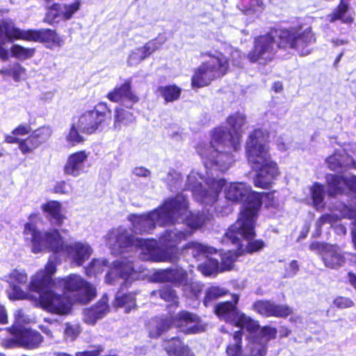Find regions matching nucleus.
<instances>
[{"mask_svg":"<svg viewBox=\"0 0 356 356\" xmlns=\"http://www.w3.org/2000/svg\"><path fill=\"white\" fill-rule=\"evenodd\" d=\"M191 234V231L184 232L175 227L172 229L166 230L161 236L160 242L164 247L172 248L176 247L182 240H185Z\"/></svg>","mask_w":356,"mask_h":356,"instance_id":"7c9ffc66","label":"nucleus"},{"mask_svg":"<svg viewBox=\"0 0 356 356\" xmlns=\"http://www.w3.org/2000/svg\"><path fill=\"white\" fill-rule=\"evenodd\" d=\"M152 296H159L165 301L172 302V303H177V296L175 291L169 286H165L159 291H152L151 293Z\"/></svg>","mask_w":356,"mask_h":356,"instance_id":"09e8293b","label":"nucleus"},{"mask_svg":"<svg viewBox=\"0 0 356 356\" xmlns=\"http://www.w3.org/2000/svg\"><path fill=\"white\" fill-rule=\"evenodd\" d=\"M184 274V270L182 268L161 270L154 273L153 280L159 282H170L177 286L180 277H183Z\"/></svg>","mask_w":356,"mask_h":356,"instance_id":"f704fd0d","label":"nucleus"},{"mask_svg":"<svg viewBox=\"0 0 356 356\" xmlns=\"http://www.w3.org/2000/svg\"><path fill=\"white\" fill-rule=\"evenodd\" d=\"M29 220V222L24 225L23 236L25 242L30 243L31 252H63L72 264L77 266H82L91 256L92 249L86 242L78 241L65 244L58 229L40 231L34 223L35 220H40L39 214H31Z\"/></svg>","mask_w":356,"mask_h":356,"instance_id":"7ed1b4c3","label":"nucleus"},{"mask_svg":"<svg viewBox=\"0 0 356 356\" xmlns=\"http://www.w3.org/2000/svg\"><path fill=\"white\" fill-rule=\"evenodd\" d=\"M107 265L108 261L104 259H93L86 268V273L88 276H96L102 273Z\"/></svg>","mask_w":356,"mask_h":356,"instance_id":"49530a36","label":"nucleus"},{"mask_svg":"<svg viewBox=\"0 0 356 356\" xmlns=\"http://www.w3.org/2000/svg\"><path fill=\"white\" fill-rule=\"evenodd\" d=\"M267 138L264 131L256 129L249 136L245 146L248 161L257 171L254 185L263 188H268L279 175L277 165L268 153Z\"/></svg>","mask_w":356,"mask_h":356,"instance_id":"423d86ee","label":"nucleus"},{"mask_svg":"<svg viewBox=\"0 0 356 356\" xmlns=\"http://www.w3.org/2000/svg\"><path fill=\"white\" fill-rule=\"evenodd\" d=\"M113 129L121 130L122 127H127L135 121L134 114L122 106H117L113 115Z\"/></svg>","mask_w":356,"mask_h":356,"instance_id":"e433bc0d","label":"nucleus"},{"mask_svg":"<svg viewBox=\"0 0 356 356\" xmlns=\"http://www.w3.org/2000/svg\"><path fill=\"white\" fill-rule=\"evenodd\" d=\"M54 191L55 193L62 194H67L70 192L69 189L67 188L66 182L63 181H58L56 184L54 186Z\"/></svg>","mask_w":356,"mask_h":356,"instance_id":"bf43d9fd","label":"nucleus"},{"mask_svg":"<svg viewBox=\"0 0 356 356\" xmlns=\"http://www.w3.org/2000/svg\"><path fill=\"white\" fill-rule=\"evenodd\" d=\"M263 9V3L260 0H251L250 10L253 12H258Z\"/></svg>","mask_w":356,"mask_h":356,"instance_id":"e2e57ef3","label":"nucleus"},{"mask_svg":"<svg viewBox=\"0 0 356 356\" xmlns=\"http://www.w3.org/2000/svg\"><path fill=\"white\" fill-rule=\"evenodd\" d=\"M185 249L191 250V254L195 258L202 257L206 259L204 263L198 265V270L204 275L209 276L221 272L218 259L209 257V255L216 252L215 248L193 241L187 243Z\"/></svg>","mask_w":356,"mask_h":356,"instance_id":"2eb2a0df","label":"nucleus"},{"mask_svg":"<svg viewBox=\"0 0 356 356\" xmlns=\"http://www.w3.org/2000/svg\"><path fill=\"white\" fill-rule=\"evenodd\" d=\"M8 323V315L5 307L0 305V324H6Z\"/></svg>","mask_w":356,"mask_h":356,"instance_id":"0e129e2a","label":"nucleus"},{"mask_svg":"<svg viewBox=\"0 0 356 356\" xmlns=\"http://www.w3.org/2000/svg\"><path fill=\"white\" fill-rule=\"evenodd\" d=\"M225 53L229 54L234 65L240 66L241 64L242 55L239 50L234 49L231 46L225 47Z\"/></svg>","mask_w":356,"mask_h":356,"instance_id":"6e6d98bb","label":"nucleus"},{"mask_svg":"<svg viewBox=\"0 0 356 356\" xmlns=\"http://www.w3.org/2000/svg\"><path fill=\"white\" fill-rule=\"evenodd\" d=\"M51 129L48 127H40L19 142V148L23 154L31 153L40 145L46 143L51 136Z\"/></svg>","mask_w":356,"mask_h":356,"instance_id":"aec40b11","label":"nucleus"},{"mask_svg":"<svg viewBox=\"0 0 356 356\" xmlns=\"http://www.w3.org/2000/svg\"><path fill=\"white\" fill-rule=\"evenodd\" d=\"M136 293H129L122 294L118 292L115 298L113 305L115 307H124L126 313L131 312L132 309H134L136 305Z\"/></svg>","mask_w":356,"mask_h":356,"instance_id":"ea45409f","label":"nucleus"},{"mask_svg":"<svg viewBox=\"0 0 356 356\" xmlns=\"http://www.w3.org/2000/svg\"><path fill=\"white\" fill-rule=\"evenodd\" d=\"M113 265L112 269L106 276V281L109 284L113 283V277L118 275L127 284L129 280L138 279V273L143 271L140 267L137 268L133 261L128 260L125 256L113 262Z\"/></svg>","mask_w":356,"mask_h":356,"instance_id":"f3484780","label":"nucleus"},{"mask_svg":"<svg viewBox=\"0 0 356 356\" xmlns=\"http://www.w3.org/2000/svg\"><path fill=\"white\" fill-rule=\"evenodd\" d=\"M131 81L127 79L120 86H116L107 95V98L113 102H120L127 108H131L138 101V97L131 91Z\"/></svg>","mask_w":356,"mask_h":356,"instance_id":"4be33fe9","label":"nucleus"},{"mask_svg":"<svg viewBox=\"0 0 356 356\" xmlns=\"http://www.w3.org/2000/svg\"><path fill=\"white\" fill-rule=\"evenodd\" d=\"M254 235L255 234L252 236L249 237L248 238L245 237H242L241 238V243L242 245V250H243V252H246L248 253H253L254 252H257L261 250L264 247V242L261 240H250Z\"/></svg>","mask_w":356,"mask_h":356,"instance_id":"c03bdc74","label":"nucleus"},{"mask_svg":"<svg viewBox=\"0 0 356 356\" xmlns=\"http://www.w3.org/2000/svg\"><path fill=\"white\" fill-rule=\"evenodd\" d=\"M78 129L77 123L74 122L65 135V140L71 146H75L83 140V138L79 134Z\"/></svg>","mask_w":356,"mask_h":356,"instance_id":"3c124183","label":"nucleus"},{"mask_svg":"<svg viewBox=\"0 0 356 356\" xmlns=\"http://www.w3.org/2000/svg\"><path fill=\"white\" fill-rule=\"evenodd\" d=\"M163 346L169 356H195L179 337H172L164 342Z\"/></svg>","mask_w":356,"mask_h":356,"instance_id":"2f4dec72","label":"nucleus"},{"mask_svg":"<svg viewBox=\"0 0 356 356\" xmlns=\"http://www.w3.org/2000/svg\"><path fill=\"white\" fill-rule=\"evenodd\" d=\"M348 279L350 284L356 289V275L353 273H348Z\"/></svg>","mask_w":356,"mask_h":356,"instance_id":"774afa93","label":"nucleus"},{"mask_svg":"<svg viewBox=\"0 0 356 356\" xmlns=\"http://www.w3.org/2000/svg\"><path fill=\"white\" fill-rule=\"evenodd\" d=\"M309 192L314 207L316 210L321 209L324 207L325 191L322 184L315 182L309 188Z\"/></svg>","mask_w":356,"mask_h":356,"instance_id":"a19ab883","label":"nucleus"},{"mask_svg":"<svg viewBox=\"0 0 356 356\" xmlns=\"http://www.w3.org/2000/svg\"><path fill=\"white\" fill-rule=\"evenodd\" d=\"M203 55L209 59L195 70L191 79L193 88L208 86L213 80L224 76L229 67L228 58L220 51L210 50Z\"/></svg>","mask_w":356,"mask_h":356,"instance_id":"1a4fd4ad","label":"nucleus"},{"mask_svg":"<svg viewBox=\"0 0 356 356\" xmlns=\"http://www.w3.org/2000/svg\"><path fill=\"white\" fill-rule=\"evenodd\" d=\"M90 154L89 152L81 150L69 155L63 168L65 175L77 177L85 172Z\"/></svg>","mask_w":356,"mask_h":356,"instance_id":"412c9836","label":"nucleus"},{"mask_svg":"<svg viewBox=\"0 0 356 356\" xmlns=\"http://www.w3.org/2000/svg\"><path fill=\"white\" fill-rule=\"evenodd\" d=\"M188 203L183 194L168 199L156 209L146 214H131L129 220L132 225L133 232L143 234L149 233L155 228L156 225H165L184 222L191 229L201 227L204 220L195 216L188 210Z\"/></svg>","mask_w":356,"mask_h":356,"instance_id":"20e7f679","label":"nucleus"},{"mask_svg":"<svg viewBox=\"0 0 356 356\" xmlns=\"http://www.w3.org/2000/svg\"><path fill=\"white\" fill-rule=\"evenodd\" d=\"M254 309L264 316L286 317L292 313V309L285 305H277L268 300L254 302Z\"/></svg>","mask_w":356,"mask_h":356,"instance_id":"bb28decb","label":"nucleus"},{"mask_svg":"<svg viewBox=\"0 0 356 356\" xmlns=\"http://www.w3.org/2000/svg\"><path fill=\"white\" fill-rule=\"evenodd\" d=\"M177 286H182V290L186 296L188 298H197L202 291L203 285L198 282H195L189 274L184 270L183 277H180Z\"/></svg>","mask_w":356,"mask_h":356,"instance_id":"473e14b6","label":"nucleus"},{"mask_svg":"<svg viewBox=\"0 0 356 356\" xmlns=\"http://www.w3.org/2000/svg\"><path fill=\"white\" fill-rule=\"evenodd\" d=\"M11 56L19 60L32 58L35 54L34 48H26L19 44H13L10 48Z\"/></svg>","mask_w":356,"mask_h":356,"instance_id":"37998d69","label":"nucleus"},{"mask_svg":"<svg viewBox=\"0 0 356 356\" xmlns=\"http://www.w3.org/2000/svg\"><path fill=\"white\" fill-rule=\"evenodd\" d=\"M31 131V127L29 124H19L13 131L12 134L14 136H24Z\"/></svg>","mask_w":356,"mask_h":356,"instance_id":"13d9d810","label":"nucleus"},{"mask_svg":"<svg viewBox=\"0 0 356 356\" xmlns=\"http://www.w3.org/2000/svg\"><path fill=\"white\" fill-rule=\"evenodd\" d=\"M56 282L58 285L63 287L65 293L76 292L79 294L76 300L83 304L88 302L96 295L93 286L76 274L58 279Z\"/></svg>","mask_w":356,"mask_h":356,"instance_id":"ddd939ff","label":"nucleus"},{"mask_svg":"<svg viewBox=\"0 0 356 356\" xmlns=\"http://www.w3.org/2000/svg\"><path fill=\"white\" fill-rule=\"evenodd\" d=\"M225 186V195L227 200L234 203H242V209L236 222L227 232V238H232L238 232L241 236H249L254 234L255 220L257 212L261 204V197L258 193L253 192L250 186L243 182H230L226 184L225 179H215L204 177L196 170H192L187 177L185 189L190 190L194 199L210 209H207L208 215L200 213L195 216L204 220L203 225L211 216V210L220 212L214 206L219 194ZM234 237H236L234 236Z\"/></svg>","mask_w":356,"mask_h":356,"instance_id":"f257e3e1","label":"nucleus"},{"mask_svg":"<svg viewBox=\"0 0 356 356\" xmlns=\"http://www.w3.org/2000/svg\"><path fill=\"white\" fill-rule=\"evenodd\" d=\"M254 234V233L251 235L250 234L249 236H245V234L241 236L238 232H236L234 236H236V237L234 236L232 238H227V232L225 233L222 239V243H228L230 242L232 244L236 245L238 247V249L236 251L228 250L222 255L221 264L220 265V271L229 270L232 269L236 258L243 252L241 243V238L242 237L248 238L249 237L252 236Z\"/></svg>","mask_w":356,"mask_h":356,"instance_id":"b1692460","label":"nucleus"},{"mask_svg":"<svg viewBox=\"0 0 356 356\" xmlns=\"http://www.w3.org/2000/svg\"><path fill=\"white\" fill-rule=\"evenodd\" d=\"M315 40L309 26L274 29L254 39V47L248 54V58L251 63L266 65L274 58L277 48H290L300 56H307L311 53L309 46Z\"/></svg>","mask_w":356,"mask_h":356,"instance_id":"f03ea898","label":"nucleus"},{"mask_svg":"<svg viewBox=\"0 0 356 356\" xmlns=\"http://www.w3.org/2000/svg\"><path fill=\"white\" fill-rule=\"evenodd\" d=\"M333 304L337 308L345 309L352 307L353 305V302L348 298L340 296L334 300Z\"/></svg>","mask_w":356,"mask_h":356,"instance_id":"4d7b16f0","label":"nucleus"},{"mask_svg":"<svg viewBox=\"0 0 356 356\" xmlns=\"http://www.w3.org/2000/svg\"><path fill=\"white\" fill-rule=\"evenodd\" d=\"M81 332L80 326L77 324L66 323L65 328V337L67 339L74 340Z\"/></svg>","mask_w":356,"mask_h":356,"instance_id":"5fc2aeb1","label":"nucleus"},{"mask_svg":"<svg viewBox=\"0 0 356 356\" xmlns=\"http://www.w3.org/2000/svg\"><path fill=\"white\" fill-rule=\"evenodd\" d=\"M109 311L107 296H104L102 300L93 307L85 309L83 311V321L88 325H95L96 322L104 317Z\"/></svg>","mask_w":356,"mask_h":356,"instance_id":"c756f323","label":"nucleus"},{"mask_svg":"<svg viewBox=\"0 0 356 356\" xmlns=\"http://www.w3.org/2000/svg\"><path fill=\"white\" fill-rule=\"evenodd\" d=\"M234 303L231 302H225L218 304L215 307V312L218 317L240 328L245 329L251 333L255 332L259 330V324L257 321L252 320L250 317L241 313L236 307L238 301V296H233Z\"/></svg>","mask_w":356,"mask_h":356,"instance_id":"f8f14e48","label":"nucleus"},{"mask_svg":"<svg viewBox=\"0 0 356 356\" xmlns=\"http://www.w3.org/2000/svg\"><path fill=\"white\" fill-rule=\"evenodd\" d=\"M261 334V343L256 345L252 350V356H266L265 343L269 340L275 338L277 330L274 327H264L260 330Z\"/></svg>","mask_w":356,"mask_h":356,"instance_id":"4c0bfd02","label":"nucleus"},{"mask_svg":"<svg viewBox=\"0 0 356 356\" xmlns=\"http://www.w3.org/2000/svg\"><path fill=\"white\" fill-rule=\"evenodd\" d=\"M0 74L11 76L15 81H20L27 78L26 68L17 62L10 64L7 67H3L0 70Z\"/></svg>","mask_w":356,"mask_h":356,"instance_id":"58836bf2","label":"nucleus"},{"mask_svg":"<svg viewBox=\"0 0 356 356\" xmlns=\"http://www.w3.org/2000/svg\"><path fill=\"white\" fill-rule=\"evenodd\" d=\"M336 211H339V214L333 212L329 214L323 215L316 222V234L319 236L321 233V227L328 223L331 225L337 222L341 218H347L349 219L356 218V204L352 207H348L344 204H340L336 209Z\"/></svg>","mask_w":356,"mask_h":356,"instance_id":"5701e85b","label":"nucleus"},{"mask_svg":"<svg viewBox=\"0 0 356 356\" xmlns=\"http://www.w3.org/2000/svg\"><path fill=\"white\" fill-rule=\"evenodd\" d=\"M5 34L9 38L44 42L49 49L61 47L65 43L63 37L49 29L24 30L15 26H5Z\"/></svg>","mask_w":356,"mask_h":356,"instance_id":"9b49d317","label":"nucleus"},{"mask_svg":"<svg viewBox=\"0 0 356 356\" xmlns=\"http://www.w3.org/2000/svg\"><path fill=\"white\" fill-rule=\"evenodd\" d=\"M6 281L9 284H25L28 280L27 274L24 270H13L5 276Z\"/></svg>","mask_w":356,"mask_h":356,"instance_id":"8fccbe9b","label":"nucleus"},{"mask_svg":"<svg viewBox=\"0 0 356 356\" xmlns=\"http://www.w3.org/2000/svg\"><path fill=\"white\" fill-rule=\"evenodd\" d=\"M165 42L164 36L159 35L149 40L143 47L136 48L130 54L128 58L129 65H136L153 52L159 49Z\"/></svg>","mask_w":356,"mask_h":356,"instance_id":"393cba45","label":"nucleus"},{"mask_svg":"<svg viewBox=\"0 0 356 356\" xmlns=\"http://www.w3.org/2000/svg\"><path fill=\"white\" fill-rule=\"evenodd\" d=\"M42 210L47 213L50 220L56 225H61L65 218L61 204L58 201H49L41 206Z\"/></svg>","mask_w":356,"mask_h":356,"instance_id":"72a5a7b5","label":"nucleus"},{"mask_svg":"<svg viewBox=\"0 0 356 356\" xmlns=\"http://www.w3.org/2000/svg\"><path fill=\"white\" fill-rule=\"evenodd\" d=\"M79 8V2L78 1L70 5L55 3L49 8L47 13V21L53 23L70 19Z\"/></svg>","mask_w":356,"mask_h":356,"instance_id":"cd10ccee","label":"nucleus"},{"mask_svg":"<svg viewBox=\"0 0 356 356\" xmlns=\"http://www.w3.org/2000/svg\"><path fill=\"white\" fill-rule=\"evenodd\" d=\"M11 334L13 336L12 346L33 349L38 348L42 341V337L39 332L26 328L19 330Z\"/></svg>","mask_w":356,"mask_h":356,"instance_id":"a878e982","label":"nucleus"},{"mask_svg":"<svg viewBox=\"0 0 356 356\" xmlns=\"http://www.w3.org/2000/svg\"><path fill=\"white\" fill-rule=\"evenodd\" d=\"M309 248L321 254L325 266L332 269H338L345 264L346 254L356 256L352 253L342 252L337 245L319 242L312 243Z\"/></svg>","mask_w":356,"mask_h":356,"instance_id":"4468645a","label":"nucleus"},{"mask_svg":"<svg viewBox=\"0 0 356 356\" xmlns=\"http://www.w3.org/2000/svg\"><path fill=\"white\" fill-rule=\"evenodd\" d=\"M106 120V113L94 108L82 113L78 118L79 129L88 134H91L103 129Z\"/></svg>","mask_w":356,"mask_h":356,"instance_id":"a211bd4d","label":"nucleus"},{"mask_svg":"<svg viewBox=\"0 0 356 356\" xmlns=\"http://www.w3.org/2000/svg\"><path fill=\"white\" fill-rule=\"evenodd\" d=\"M326 181L330 196L346 194L356 197V176L350 174L346 175L329 174L326 176Z\"/></svg>","mask_w":356,"mask_h":356,"instance_id":"dca6fc26","label":"nucleus"},{"mask_svg":"<svg viewBox=\"0 0 356 356\" xmlns=\"http://www.w3.org/2000/svg\"><path fill=\"white\" fill-rule=\"evenodd\" d=\"M225 134L222 129H214L211 133L209 145L200 143L196 147L205 168H214L225 172L235 161L233 152H236L241 147H234L227 139H225Z\"/></svg>","mask_w":356,"mask_h":356,"instance_id":"6e6552de","label":"nucleus"},{"mask_svg":"<svg viewBox=\"0 0 356 356\" xmlns=\"http://www.w3.org/2000/svg\"><path fill=\"white\" fill-rule=\"evenodd\" d=\"M298 268H299L297 261L293 260L292 261H291L286 270L289 276H293L294 275H296L298 270Z\"/></svg>","mask_w":356,"mask_h":356,"instance_id":"680f3d73","label":"nucleus"},{"mask_svg":"<svg viewBox=\"0 0 356 356\" xmlns=\"http://www.w3.org/2000/svg\"><path fill=\"white\" fill-rule=\"evenodd\" d=\"M56 271V264L50 258L44 269L39 270L32 277L29 289L39 293V304L43 309L53 314L65 315L70 312L72 302L69 298L54 291L56 282L52 279V275Z\"/></svg>","mask_w":356,"mask_h":356,"instance_id":"0eeeda50","label":"nucleus"},{"mask_svg":"<svg viewBox=\"0 0 356 356\" xmlns=\"http://www.w3.org/2000/svg\"><path fill=\"white\" fill-rule=\"evenodd\" d=\"M177 327L186 334H195L204 330L205 325L196 314L182 311L179 312L172 321L168 318H156L149 325V336L152 338L159 337L163 332L170 326Z\"/></svg>","mask_w":356,"mask_h":356,"instance_id":"9d476101","label":"nucleus"},{"mask_svg":"<svg viewBox=\"0 0 356 356\" xmlns=\"http://www.w3.org/2000/svg\"><path fill=\"white\" fill-rule=\"evenodd\" d=\"M105 241L113 254L135 252L143 260L155 262H172L175 260L168 251L158 247L155 240L135 238L124 227L109 231L105 236Z\"/></svg>","mask_w":356,"mask_h":356,"instance_id":"39448f33","label":"nucleus"},{"mask_svg":"<svg viewBox=\"0 0 356 356\" xmlns=\"http://www.w3.org/2000/svg\"><path fill=\"white\" fill-rule=\"evenodd\" d=\"M227 291L218 286H211L206 291L204 305L208 307L213 300L225 295Z\"/></svg>","mask_w":356,"mask_h":356,"instance_id":"de8ad7c7","label":"nucleus"},{"mask_svg":"<svg viewBox=\"0 0 356 356\" xmlns=\"http://www.w3.org/2000/svg\"><path fill=\"white\" fill-rule=\"evenodd\" d=\"M15 323L12 327L9 328L10 333L15 332L19 330H22L24 327H21L22 323H26L29 322L28 317L25 316L24 312L22 309H17L14 314Z\"/></svg>","mask_w":356,"mask_h":356,"instance_id":"864d4df0","label":"nucleus"},{"mask_svg":"<svg viewBox=\"0 0 356 356\" xmlns=\"http://www.w3.org/2000/svg\"><path fill=\"white\" fill-rule=\"evenodd\" d=\"M241 330L235 332L233 337V343H230L226 350L227 356H243L241 350Z\"/></svg>","mask_w":356,"mask_h":356,"instance_id":"a18cd8bd","label":"nucleus"},{"mask_svg":"<svg viewBox=\"0 0 356 356\" xmlns=\"http://www.w3.org/2000/svg\"><path fill=\"white\" fill-rule=\"evenodd\" d=\"M349 1L350 0H341L338 7L327 16L330 22H334L336 20H341L343 24H350L353 23L354 20L353 17L351 15L348 14Z\"/></svg>","mask_w":356,"mask_h":356,"instance_id":"c9c22d12","label":"nucleus"},{"mask_svg":"<svg viewBox=\"0 0 356 356\" xmlns=\"http://www.w3.org/2000/svg\"><path fill=\"white\" fill-rule=\"evenodd\" d=\"M327 167L333 171H343L350 167L356 168V161L348 154L346 149L336 150L326 159Z\"/></svg>","mask_w":356,"mask_h":356,"instance_id":"c85d7f7f","label":"nucleus"},{"mask_svg":"<svg viewBox=\"0 0 356 356\" xmlns=\"http://www.w3.org/2000/svg\"><path fill=\"white\" fill-rule=\"evenodd\" d=\"M0 59L3 60L8 59V51L2 45H0Z\"/></svg>","mask_w":356,"mask_h":356,"instance_id":"338daca9","label":"nucleus"},{"mask_svg":"<svg viewBox=\"0 0 356 356\" xmlns=\"http://www.w3.org/2000/svg\"><path fill=\"white\" fill-rule=\"evenodd\" d=\"M133 173L138 177H147L150 175V171L143 167H136L133 170Z\"/></svg>","mask_w":356,"mask_h":356,"instance_id":"052dcab7","label":"nucleus"},{"mask_svg":"<svg viewBox=\"0 0 356 356\" xmlns=\"http://www.w3.org/2000/svg\"><path fill=\"white\" fill-rule=\"evenodd\" d=\"M10 287L7 290L8 296L10 300H24L29 299V295L24 291L20 286L16 284H9Z\"/></svg>","mask_w":356,"mask_h":356,"instance_id":"603ef678","label":"nucleus"},{"mask_svg":"<svg viewBox=\"0 0 356 356\" xmlns=\"http://www.w3.org/2000/svg\"><path fill=\"white\" fill-rule=\"evenodd\" d=\"M277 145L280 150L285 151L289 147V144L284 141L283 138H278L277 140Z\"/></svg>","mask_w":356,"mask_h":356,"instance_id":"69168bd1","label":"nucleus"},{"mask_svg":"<svg viewBox=\"0 0 356 356\" xmlns=\"http://www.w3.org/2000/svg\"><path fill=\"white\" fill-rule=\"evenodd\" d=\"M158 91L166 102L177 100L181 94V89L175 85L161 86Z\"/></svg>","mask_w":356,"mask_h":356,"instance_id":"79ce46f5","label":"nucleus"},{"mask_svg":"<svg viewBox=\"0 0 356 356\" xmlns=\"http://www.w3.org/2000/svg\"><path fill=\"white\" fill-rule=\"evenodd\" d=\"M245 123V116L243 113L236 112L230 115L227 119V127H218L216 129H222L226 133L223 136L225 139L233 144L234 147H241L243 135L242 127Z\"/></svg>","mask_w":356,"mask_h":356,"instance_id":"6ab92c4d","label":"nucleus"}]
</instances>
